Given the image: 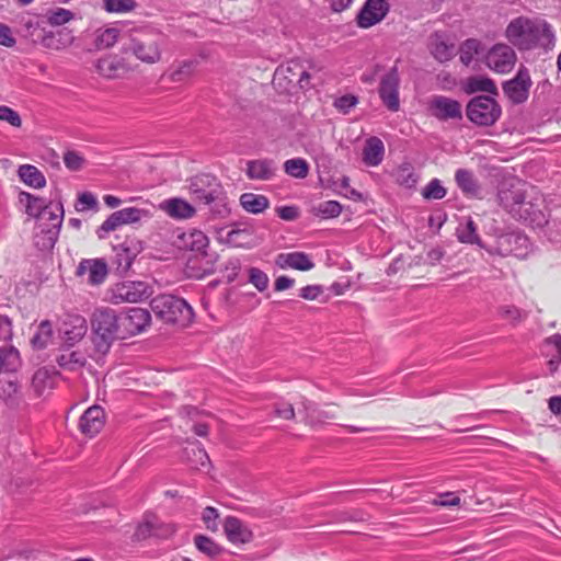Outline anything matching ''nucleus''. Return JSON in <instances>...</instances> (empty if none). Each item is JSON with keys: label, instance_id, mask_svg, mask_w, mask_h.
I'll list each match as a JSON object with an SVG mask.
<instances>
[{"label": "nucleus", "instance_id": "nucleus-13", "mask_svg": "<svg viewBox=\"0 0 561 561\" xmlns=\"http://www.w3.org/2000/svg\"><path fill=\"white\" fill-rule=\"evenodd\" d=\"M39 219L50 222V226L42 229V233L44 234L42 237L44 239L42 245L45 249H51L58 239L62 225L64 206L61 202L56 204L49 203Z\"/></svg>", "mask_w": 561, "mask_h": 561}, {"label": "nucleus", "instance_id": "nucleus-51", "mask_svg": "<svg viewBox=\"0 0 561 561\" xmlns=\"http://www.w3.org/2000/svg\"><path fill=\"white\" fill-rule=\"evenodd\" d=\"M547 344L553 348L551 358L549 360L550 370L553 373L557 370L558 365L561 363V334H554L547 339Z\"/></svg>", "mask_w": 561, "mask_h": 561}, {"label": "nucleus", "instance_id": "nucleus-14", "mask_svg": "<svg viewBox=\"0 0 561 561\" xmlns=\"http://www.w3.org/2000/svg\"><path fill=\"white\" fill-rule=\"evenodd\" d=\"M322 67L311 64L309 69L298 60H290L276 69L275 77L284 78L288 83H297L300 88H306L309 84V79L312 72H320Z\"/></svg>", "mask_w": 561, "mask_h": 561}, {"label": "nucleus", "instance_id": "nucleus-3", "mask_svg": "<svg viewBox=\"0 0 561 561\" xmlns=\"http://www.w3.org/2000/svg\"><path fill=\"white\" fill-rule=\"evenodd\" d=\"M91 328L98 358L108 353L116 339H122L121 318L110 307H100L94 310L91 317Z\"/></svg>", "mask_w": 561, "mask_h": 561}, {"label": "nucleus", "instance_id": "nucleus-22", "mask_svg": "<svg viewBox=\"0 0 561 561\" xmlns=\"http://www.w3.org/2000/svg\"><path fill=\"white\" fill-rule=\"evenodd\" d=\"M95 68L101 76L108 79L119 78L130 70L124 59L117 56H108L99 59L95 64Z\"/></svg>", "mask_w": 561, "mask_h": 561}, {"label": "nucleus", "instance_id": "nucleus-23", "mask_svg": "<svg viewBox=\"0 0 561 561\" xmlns=\"http://www.w3.org/2000/svg\"><path fill=\"white\" fill-rule=\"evenodd\" d=\"M275 263L283 270L294 268L305 272L314 267V263L305 252L280 253L276 256Z\"/></svg>", "mask_w": 561, "mask_h": 561}, {"label": "nucleus", "instance_id": "nucleus-25", "mask_svg": "<svg viewBox=\"0 0 561 561\" xmlns=\"http://www.w3.org/2000/svg\"><path fill=\"white\" fill-rule=\"evenodd\" d=\"M302 412L305 413V423L310 426L322 425L327 421L335 417L333 412L321 409L314 402L302 398L301 402Z\"/></svg>", "mask_w": 561, "mask_h": 561}, {"label": "nucleus", "instance_id": "nucleus-12", "mask_svg": "<svg viewBox=\"0 0 561 561\" xmlns=\"http://www.w3.org/2000/svg\"><path fill=\"white\" fill-rule=\"evenodd\" d=\"M516 61V53L507 44H496L485 55L486 66L497 73H508Z\"/></svg>", "mask_w": 561, "mask_h": 561}, {"label": "nucleus", "instance_id": "nucleus-24", "mask_svg": "<svg viewBox=\"0 0 561 561\" xmlns=\"http://www.w3.org/2000/svg\"><path fill=\"white\" fill-rule=\"evenodd\" d=\"M276 172L275 162L271 159H256L247 162L245 173L249 179L268 181Z\"/></svg>", "mask_w": 561, "mask_h": 561}, {"label": "nucleus", "instance_id": "nucleus-44", "mask_svg": "<svg viewBox=\"0 0 561 561\" xmlns=\"http://www.w3.org/2000/svg\"><path fill=\"white\" fill-rule=\"evenodd\" d=\"M194 545L198 551L209 558H216L222 552V548L216 543L211 538L205 535H196L194 537Z\"/></svg>", "mask_w": 561, "mask_h": 561}, {"label": "nucleus", "instance_id": "nucleus-31", "mask_svg": "<svg viewBox=\"0 0 561 561\" xmlns=\"http://www.w3.org/2000/svg\"><path fill=\"white\" fill-rule=\"evenodd\" d=\"M240 204L244 210L251 214L263 213L270 206L266 196L254 193H243L240 196Z\"/></svg>", "mask_w": 561, "mask_h": 561}, {"label": "nucleus", "instance_id": "nucleus-48", "mask_svg": "<svg viewBox=\"0 0 561 561\" xmlns=\"http://www.w3.org/2000/svg\"><path fill=\"white\" fill-rule=\"evenodd\" d=\"M251 231L247 228L231 229L226 233V242L232 247H248L250 244Z\"/></svg>", "mask_w": 561, "mask_h": 561}, {"label": "nucleus", "instance_id": "nucleus-2", "mask_svg": "<svg viewBox=\"0 0 561 561\" xmlns=\"http://www.w3.org/2000/svg\"><path fill=\"white\" fill-rule=\"evenodd\" d=\"M505 35L508 42L519 50L536 47L548 49L554 44V34L550 25L540 19L518 16L510 22Z\"/></svg>", "mask_w": 561, "mask_h": 561}, {"label": "nucleus", "instance_id": "nucleus-32", "mask_svg": "<svg viewBox=\"0 0 561 561\" xmlns=\"http://www.w3.org/2000/svg\"><path fill=\"white\" fill-rule=\"evenodd\" d=\"M455 180L458 187L470 196H477L480 187L473 173L467 169H458L455 174Z\"/></svg>", "mask_w": 561, "mask_h": 561}, {"label": "nucleus", "instance_id": "nucleus-53", "mask_svg": "<svg viewBox=\"0 0 561 561\" xmlns=\"http://www.w3.org/2000/svg\"><path fill=\"white\" fill-rule=\"evenodd\" d=\"M123 225L135 224L149 216V211L136 207H127L118 210Z\"/></svg>", "mask_w": 561, "mask_h": 561}, {"label": "nucleus", "instance_id": "nucleus-64", "mask_svg": "<svg viewBox=\"0 0 561 561\" xmlns=\"http://www.w3.org/2000/svg\"><path fill=\"white\" fill-rule=\"evenodd\" d=\"M499 313L503 319L508 320L512 323H518L523 319L522 311L515 306H501L499 308Z\"/></svg>", "mask_w": 561, "mask_h": 561}, {"label": "nucleus", "instance_id": "nucleus-60", "mask_svg": "<svg viewBox=\"0 0 561 561\" xmlns=\"http://www.w3.org/2000/svg\"><path fill=\"white\" fill-rule=\"evenodd\" d=\"M75 208L77 211H84L88 209L96 210L98 209V201L92 193L84 192L78 196Z\"/></svg>", "mask_w": 561, "mask_h": 561}, {"label": "nucleus", "instance_id": "nucleus-26", "mask_svg": "<svg viewBox=\"0 0 561 561\" xmlns=\"http://www.w3.org/2000/svg\"><path fill=\"white\" fill-rule=\"evenodd\" d=\"M224 530L228 540L232 543H247L252 539V533L242 522L233 516L225 519Z\"/></svg>", "mask_w": 561, "mask_h": 561}, {"label": "nucleus", "instance_id": "nucleus-17", "mask_svg": "<svg viewBox=\"0 0 561 561\" xmlns=\"http://www.w3.org/2000/svg\"><path fill=\"white\" fill-rule=\"evenodd\" d=\"M389 5L386 0H367L357 14L359 27L368 28L379 23L388 13Z\"/></svg>", "mask_w": 561, "mask_h": 561}, {"label": "nucleus", "instance_id": "nucleus-18", "mask_svg": "<svg viewBox=\"0 0 561 561\" xmlns=\"http://www.w3.org/2000/svg\"><path fill=\"white\" fill-rule=\"evenodd\" d=\"M104 423V410L99 405H92L81 415L79 428L84 435L93 437L103 428Z\"/></svg>", "mask_w": 561, "mask_h": 561}, {"label": "nucleus", "instance_id": "nucleus-41", "mask_svg": "<svg viewBox=\"0 0 561 561\" xmlns=\"http://www.w3.org/2000/svg\"><path fill=\"white\" fill-rule=\"evenodd\" d=\"M198 66L197 59L183 60L171 71L170 79L172 82H183L190 79Z\"/></svg>", "mask_w": 561, "mask_h": 561}, {"label": "nucleus", "instance_id": "nucleus-45", "mask_svg": "<svg viewBox=\"0 0 561 561\" xmlns=\"http://www.w3.org/2000/svg\"><path fill=\"white\" fill-rule=\"evenodd\" d=\"M396 180L400 185L412 188L416 185L419 176L410 163H402L396 171Z\"/></svg>", "mask_w": 561, "mask_h": 561}, {"label": "nucleus", "instance_id": "nucleus-49", "mask_svg": "<svg viewBox=\"0 0 561 561\" xmlns=\"http://www.w3.org/2000/svg\"><path fill=\"white\" fill-rule=\"evenodd\" d=\"M446 188L438 179L431 180L422 190V196L425 199H442L446 196Z\"/></svg>", "mask_w": 561, "mask_h": 561}, {"label": "nucleus", "instance_id": "nucleus-50", "mask_svg": "<svg viewBox=\"0 0 561 561\" xmlns=\"http://www.w3.org/2000/svg\"><path fill=\"white\" fill-rule=\"evenodd\" d=\"M248 280L259 291H264L268 287L270 278L265 272L257 267H249L248 268Z\"/></svg>", "mask_w": 561, "mask_h": 561}, {"label": "nucleus", "instance_id": "nucleus-29", "mask_svg": "<svg viewBox=\"0 0 561 561\" xmlns=\"http://www.w3.org/2000/svg\"><path fill=\"white\" fill-rule=\"evenodd\" d=\"M57 364L60 368L77 371L82 369L87 364V356L79 350L65 348L57 356Z\"/></svg>", "mask_w": 561, "mask_h": 561}, {"label": "nucleus", "instance_id": "nucleus-56", "mask_svg": "<svg viewBox=\"0 0 561 561\" xmlns=\"http://www.w3.org/2000/svg\"><path fill=\"white\" fill-rule=\"evenodd\" d=\"M50 381V376L47 369L39 368L35 371L32 378V386L35 390V392L41 396L43 391L48 386V382Z\"/></svg>", "mask_w": 561, "mask_h": 561}, {"label": "nucleus", "instance_id": "nucleus-10", "mask_svg": "<svg viewBox=\"0 0 561 561\" xmlns=\"http://www.w3.org/2000/svg\"><path fill=\"white\" fill-rule=\"evenodd\" d=\"M188 182V191L193 198L205 205H210L213 199L219 198L222 190L220 182L211 174H197Z\"/></svg>", "mask_w": 561, "mask_h": 561}, {"label": "nucleus", "instance_id": "nucleus-16", "mask_svg": "<svg viewBox=\"0 0 561 561\" xmlns=\"http://www.w3.org/2000/svg\"><path fill=\"white\" fill-rule=\"evenodd\" d=\"M121 318L122 339L142 332L151 322L150 312L144 308H130Z\"/></svg>", "mask_w": 561, "mask_h": 561}, {"label": "nucleus", "instance_id": "nucleus-9", "mask_svg": "<svg viewBox=\"0 0 561 561\" xmlns=\"http://www.w3.org/2000/svg\"><path fill=\"white\" fill-rule=\"evenodd\" d=\"M400 59L396 60L394 65L380 78L378 93L382 104L391 112H398L400 110V98H399V88H400V73L398 68V62Z\"/></svg>", "mask_w": 561, "mask_h": 561}, {"label": "nucleus", "instance_id": "nucleus-63", "mask_svg": "<svg viewBox=\"0 0 561 561\" xmlns=\"http://www.w3.org/2000/svg\"><path fill=\"white\" fill-rule=\"evenodd\" d=\"M118 31L115 28H106L101 32L96 38L99 47L108 48L117 42Z\"/></svg>", "mask_w": 561, "mask_h": 561}, {"label": "nucleus", "instance_id": "nucleus-42", "mask_svg": "<svg viewBox=\"0 0 561 561\" xmlns=\"http://www.w3.org/2000/svg\"><path fill=\"white\" fill-rule=\"evenodd\" d=\"M467 90L470 93L486 92L491 94H497V89L493 80L482 76H474L468 78Z\"/></svg>", "mask_w": 561, "mask_h": 561}, {"label": "nucleus", "instance_id": "nucleus-54", "mask_svg": "<svg viewBox=\"0 0 561 561\" xmlns=\"http://www.w3.org/2000/svg\"><path fill=\"white\" fill-rule=\"evenodd\" d=\"M151 522H153L152 524L154 525V527H152L153 537L165 539L171 537L176 530L175 525L163 523L154 515H151Z\"/></svg>", "mask_w": 561, "mask_h": 561}, {"label": "nucleus", "instance_id": "nucleus-15", "mask_svg": "<svg viewBox=\"0 0 561 561\" xmlns=\"http://www.w3.org/2000/svg\"><path fill=\"white\" fill-rule=\"evenodd\" d=\"M530 87L529 71L520 67L516 76L503 84V92L512 103L522 104L528 99Z\"/></svg>", "mask_w": 561, "mask_h": 561}, {"label": "nucleus", "instance_id": "nucleus-28", "mask_svg": "<svg viewBox=\"0 0 561 561\" xmlns=\"http://www.w3.org/2000/svg\"><path fill=\"white\" fill-rule=\"evenodd\" d=\"M385 156L383 142L378 137L366 139L363 148V162L368 167L379 165Z\"/></svg>", "mask_w": 561, "mask_h": 561}, {"label": "nucleus", "instance_id": "nucleus-1", "mask_svg": "<svg viewBox=\"0 0 561 561\" xmlns=\"http://www.w3.org/2000/svg\"><path fill=\"white\" fill-rule=\"evenodd\" d=\"M497 199L501 207L516 220L539 228L548 222L542 201L538 197L527 198L524 184L518 180L502 182Z\"/></svg>", "mask_w": 561, "mask_h": 561}, {"label": "nucleus", "instance_id": "nucleus-4", "mask_svg": "<svg viewBox=\"0 0 561 561\" xmlns=\"http://www.w3.org/2000/svg\"><path fill=\"white\" fill-rule=\"evenodd\" d=\"M167 36L156 28L135 30L129 37L127 50L138 60L153 65L161 60Z\"/></svg>", "mask_w": 561, "mask_h": 561}, {"label": "nucleus", "instance_id": "nucleus-33", "mask_svg": "<svg viewBox=\"0 0 561 561\" xmlns=\"http://www.w3.org/2000/svg\"><path fill=\"white\" fill-rule=\"evenodd\" d=\"M20 353L15 347H0V371L14 373L20 368Z\"/></svg>", "mask_w": 561, "mask_h": 561}, {"label": "nucleus", "instance_id": "nucleus-39", "mask_svg": "<svg viewBox=\"0 0 561 561\" xmlns=\"http://www.w3.org/2000/svg\"><path fill=\"white\" fill-rule=\"evenodd\" d=\"M114 261L113 263L116 265V270L119 274H125L130 268L136 254L127 247L118 245L114 247Z\"/></svg>", "mask_w": 561, "mask_h": 561}, {"label": "nucleus", "instance_id": "nucleus-8", "mask_svg": "<svg viewBox=\"0 0 561 561\" xmlns=\"http://www.w3.org/2000/svg\"><path fill=\"white\" fill-rule=\"evenodd\" d=\"M490 254L524 259L530 250L529 239L520 232H510L496 238L495 245L485 248Z\"/></svg>", "mask_w": 561, "mask_h": 561}, {"label": "nucleus", "instance_id": "nucleus-38", "mask_svg": "<svg viewBox=\"0 0 561 561\" xmlns=\"http://www.w3.org/2000/svg\"><path fill=\"white\" fill-rule=\"evenodd\" d=\"M54 331L53 325L49 320H43L31 339V344L36 350H44L47 347L48 343L51 341Z\"/></svg>", "mask_w": 561, "mask_h": 561}, {"label": "nucleus", "instance_id": "nucleus-57", "mask_svg": "<svg viewBox=\"0 0 561 561\" xmlns=\"http://www.w3.org/2000/svg\"><path fill=\"white\" fill-rule=\"evenodd\" d=\"M151 522V515L147 514L144 517V520L137 526L134 538L136 540H146L150 537H153V529L154 525Z\"/></svg>", "mask_w": 561, "mask_h": 561}, {"label": "nucleus", "instance_id": "nucleus-19", "mask_svg": "<svg viewBox=\"0 0 561 561\" xmlns=\"http://www.w3.org/2000/svg\"><path fill=\"white\" fill-rule=\"evenodd\" d=\"M84 274H88L89 284L100 285L106 278L107 265L103 260L100 259H83L77 267V275L83 276Z\"/></svg>", "mask_w": 561, "mask_h": 561}, {"label": "nucleus", "instance_id": "nucleus-5", "mask_svg": "<svg viewBox=\"0 0 561 561\" xmlns=\"http://www.w3.org/2000/svg\"><path fill=\"white\" fill-rule=\"evenodd\" d=\"M150 307L153 313L165 323L187 327L194 320L193 308L183 299L173 295L154 297Z\"/></svg>", "mask_w": 561, "mask_h": 561}, {"label": "nucleus", "instance_id": "nucleus-37", "mask_svg": "<svg viewBox=\"0 0 561 561\" xmlns=\"http://www.w3.org/2000/svg\"><path fill=\"white\" fill-rule=\"evenodd\" d=\"M457 238L462 243L477 244L480 248H485L477 233V226L471 218H468L465 224L459 225L456 231Z\"/></svg>", "mask_w": 561, "mask_h": 561}, {"label": "nucleus", "instance_id": "nucleus-35", "mask_svg": "<svg viewBox=\"0 0 561 561\" xmlns=\"http://www.w3.org/2000/svg\"><path fill=\"white\" fill-rule=\"evenodd\" d=\"M184 453L187 462L193 469L206 468L210 462L206 450L199 444L191 443V447H186Z\"/></svg>", "mask_w": 561, "mask_h": 561}, {"label": "nucleus", "instance_id": "nucleus-58", "mask_svg": "<svg viewBox=\"0 0 561 561\" xmlns=\"http://www.w3.org/2000/svg\"><path fill=\"white\" fill-rule=\"evenodd\" d=\"M210 206V211L220 218H225L229 215L230 209L228 207V201L224 188L220 191L219 198L213 199Z\"/></svg>", "mask_w": 561, "mask_h": 561}, {"label": "nucleus", "instance_id": "nucleus-40", "mask_svg": "<svg viewBox=\"0 0 561 561\" xmlns=\"http://www.w3.org/2000/svg\"><path fill=\"white\" fill-rule=\"evenodd\" d=\"M20 202L25 203L26 205V214L32 217L41 218L44 210L47 207V203L42 197H36L30 193L21 192L20 193Z\"/></svg>", "mask_w": 561, "mask_h": 561}, {"label": "nucleus", "instance_id": "nucleus-6", "mask_svg": "<svg viewBox=\"0 0 561 561\" xmlns=\"http://www.w3.org/2000/svg\"><path fill=\"white\" fill-rule=\"evenodd\" d=\"M466 115L477 126H493L500 119L502 108L495 99L479 95L469 101L466 107Z\"/></svg>", "mask_w": 561, "mask_h": 561}, {"label": "nucleus", "instance_id": "nucleus-52", "mask_svg": "<svg viewBox=\"0 0 561 561\" xmlns=\"http://www.w3.org/2000/svg\"><path fill=\"white\" fill-rule=\"evenodd\" d=\"M104 7L108 12L126 13L133 11L137 3L135 0H105Z\"/></svg>", "mask_w": 561, "mask_h": 561}, {"label": "nucleus", "instance_id": "nucleus-61", "mask_svg": "<svg viewBox=\"0 0 561 561\" xmlns=\"http://www.w3.org/2000/svg\"><path fill=\"white\" fill-rule=\"evenodd\" d=\"M47 19L51 25H62L73 19V13L67 9L58 8L49 11Z\"/></svg>", "mask_w": 561, "mask_h": 561}, {"label": "nucleus", "instance_id": "nucleus-27", "mask_svg": "<svg viewBox=\"0 0 561 561\" xmlns=\"http://www.w3.org/2000/svg\"><path fill=\"white\" fill-rule=\"evenodd\" d=\"M160 208L176 219H187L195 215V208L188 202L178 197L165 199L160 204Z\"/></svg>", "mask_w": 561, "mask_h": 561}, {"label": "nucleus", "instance_id": "nucleus-43", "mask_svg": "<svg viewBox=\"0 0 561 561\" xmlns=\"http://www.w3.org/2000/svg\"><path fill=\"white\" fill-rule=\"evenodd\" d=\"M481 42L476 38L466 39L459 48V59L465 66H469L474 57L481 53Z\"/></svg>", "mask_w": 561, "mask_h": 561}, {"label": "nucleus", "instance_id": "nucleus-34", "mask_svg": "<svg viewBox=\"0 0 561 561\" xmlns=\"http://www.w3.org/2000/svg\"><path fill=\"white\" fill-rule=\"evenodd\" d=\"M19 178L21 181H23L26 185L41 188L44 187L46 184L45 176L43 173L34 165L31 164H23L19 168L18 171Z\"/></svg>", "mask_w": 561, "mask_h": 561}, {"label": "nucleus", "instance_id": "nucleus-47", "mask_svg": "<svg viewBox=\"0 0 561 561\" xmlns=\"http://www.w3.org/2000/svg\"><path fill=\"white\" fill-rule=\"evenodd\" d=\"M342 211V206L336 201H325L313 206L312 213L321 218H335Z\"/></svg>", "mask_w": 561, "mask_h": 561}, {"label": "nucleus", "instance_id": "nucleus-11", "mask_svg": "<svg viewBox=\"0 0 561 561\" xmlns=\"http://www.w3.org/2000/svg\"><path fill=\"white\" fill-rule=\"evenodd\" d=\"M87 320L80 314L66 313L58 321L57 332L60 339L69 346L80 342L87 334Z\"/></svg>", "mask_w": 561, "mask_h": 561}, {"label": "nucleus", "instance_id": "nucleus-21", "mask_svg": "<svg viewBox=\"0 0 561 561\" xmlns=\"http://www.w3.org/2000/svg\"><path fill=\"white\" fill-rule=\"evenodd\" d=\"M431 110L434 116L442 121L462 117L460 103L446 96H436L433 99Z\"/></svg>", "mask_w": 561, "mask_h": 561}, {"label": "nucleus", "instance_id": "nucleus-62", "mask_svg": "<svg viewBox=\"0 0 561 561\" xmlns=\"http://www.w3.org/2000/svg\"><path fill=\"white\" fill-rule=\"evenodd\" d=\"M0 121L7 122L13 127H21L22 125L20 114L7 105L0 106Z\"/></svg>", "mask_w": 561, "mask_h": 561}, {"label": "nucleus", "instance_id": "nucleus-30", "mask_svg": "<svg viewBox=\"0 0 561 561\" xmlns=\"http://www.w3.org/2000/svg\"><path fill=\"white\" fill-rule=\"evenodd\" d=\"M0 398L10 407L16 405L21 399L20 385L16 379L0 378Z\"/></svg>", "mask_w": 561, "mask_h": 561}, {"label": "nucleus", "instance_id": "nucleus-46", "mask_svg": "<svg viewBox=\"0 0 561 561\" xmlns=\"http://www.w3.org/2000/svg\"><path fill=\"white\" fill-rule=\"evenodd\" d=\"M284 171L296 179H305L309 173V164L302 158H294L285 161Z\"/></svg>", "mask_w": 561, "mask_h": 561}, {"label": "nucleus", "instance_id": "nucleus-59", "mask_svg": "<svg viewBox=\"0 0 561 561\" xmlns=\"http://www.w3.org/2000/svg\"><path fill=\"white\" fill-rule=\"evenodd\" d=\"M122 217L121 213L114 211L108 216V218L101 225L98 230L99 238H104V233H108L114 231L117 227L122 226Z\"/></svg>", "mask_w": 561, "mask_h": 561}, {"label": "nucleus", "instance_id": "nucleus-36", "mask_svg": "<svg viewBox=\"0 0 561 561\" xmlns=\"http://www.w3.org/2000/svg\"><path fill=\"white\" fill-rule=\"evenodd\" d=\"M181 239L183 247L196 252H203L209 243L208 237L201 230L184 232Z\"/></svg>", "mask_w": 561, "mask_h": 561}, {"label": "nucleus", "instance_id": "nucleus-55", "mask_svg": "<svg viewBox=\"0 0 561 561\" xmlns=\"http://www.w3.org/2000/svg\"><path fill=\"white\" fill-rule=\"evenodd\" d=\"M218 519H219V513H218L217 508H215L213 506H207L204 508V511L202 513V520L208 530H210L213 533H216L218 530V528H219Z\"/></svg>", "mask_w": 561, "mask_h": 561}, {"label": "nucleus", "instance_id": "nucleus-20", "mask_svg": "<svg viewBox=\"0 0 561 561\" xmlns=\"http://www.w3.org/2000/svg\"><path fill=\"white\" fill-rule=\"evenodd\" d=\"M428 49L431 55L439 62L450 60L456 53L455 44L449 42L447 36L439 32L430 36Z\"/></svg>", "mask_w": 561, "mask_h": 561}, {"label": "nucleus", "instance_id": "nucleus-7", "mask_svg": "<svg viewBox=\"0 0 561 561\" xmlns=\"http://www.w3.org/2000/svg\"><path fill=\"white\" fill-rule=\"evenodd\" d=\"M151 286L140 280H126L113 285L108 289V298L113 304H136L149 298Z\"/></svg>", "mask_w": 561, "mask_h": 561}]
</instances>
